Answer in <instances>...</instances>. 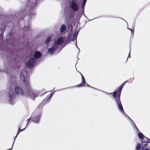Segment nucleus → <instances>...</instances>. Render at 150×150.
Segmentation results:
<instances>
[{
    "label": "nucleus",
    "mask_w": 150,
    "mask_h": 150,
    "mask_svg": "<svg viewBox=\"0 0 150 150\" xmlns=\"http://www.w3.org/2000/svg\"><path fill=\"white\" fill-rule=\"evenodd\" d=\"M126 81L125 82L119 87L118 91L113 93V95L115 98L116 102L118 105L119 110L124 113V110L120 100V96L121 91Z\"/></svg>",
    "instance_id": "obj_1"
},
{
    "label": "nucleus",
    "mask_w": 150,
    "mask_h": 150,
    "mask_svg": "<svg viewBox=\"0 0 150 150\" xmlns=\"http://www.w3.org/2000/svg\"><path fill=\"white\" fill-rule=\"evenodd\" d=\"M15 91L17 94L21 95L23 94L22 89L18 86L16 87Z\"/></svg>",
    "instance_id": "obj_6"
},
{
    "label": "nucleus",
    "mask_w": 150,
    "mask_h": 150,
    "mask_svg": "<svg viewBox=\"0 0 150 150\" xmlns=\"http://www.w3.org/2000/svg\"><path fill=\"white\" fill-rule=\"evenodd\" d=\"M52 37V35H50L49 36H48L46 40L45 41V44H47L50 41L51 38Z\"/></svg>",
    "instance_id": "obj_11"
},
{
    "label": "nucleus",
    "mask_w": 150,
    "mask_h": 150,
    "mask_svg": "<svg viewBox=\"0 0 150 150\" xmlns=\"http://www.w3.org/2000/svg\"><path fill=\"white\" fill-rule=\"evenodd\" d=\"M64 41V38L63 37H60L55 41L54 45L56 48H57L62 44Z\"/></svg>",
    "instance_id": "obj_4"
},
{
    "label": "nucleus",
    "mask_w": 150,
    "mask_h": 150,
    "mask_svg": "<svg viewBox=\"0 0 150 150\" xmlns=\"http://www.w3.org/2000/svg\"><path fill=\"white\" fill-rule=\"evenodd\" d=\"M66 30V27L65 25H62L60 28V32L62 33Z\"/></svg>",
    "instance_id": "obj_12"
},
{
    "label": "nucleus",
    "mask_w": 150,
    "mask_h": 150,
    "mask_svg": "<svg viewBox=\"0 0 150 150\" xmlns=\"http://www.w3.org/2000/svg\"><path fill=\"white\" fill-rule=\"evenodd\" d=\"M129 30H130V31H131V32L132 33H133V31L130 28V29H129Z\"/></svg>",
    "instance_id": "obj_22"
},
{
    "label": "nucleus",
    "mask_w": 150,
    "mask_h": 150,
    "mask_svg": "<svg viewBox=\"0 0 150 150\" xmlns=\"http://www.w3.org/2000/svg\"><path fill=\"white\" fill-rule=\"evenodd\" d=\"M35 120L34 121L36 123L38 122L40 120V117H35L34 118Z\"/></svg>",
    "instance_id": "obj_13"
},
{
    "label": "nucleus",
    "mask_w": 150,
    "mask_h": 150,
    "mask_svg": "<svg viewBox=\"0 0 150 150\" xmlns=\"http://www.w3.org/2000/svg\"><path fill=\"white\" fill-rule=\"evenodd\" d=\"M3 37V34L2 33H1L0 35V38H1Z\"/></svg>",
    "instance_id": "obj_19"
},
{
    "label": "nucleus",
    "mask_w": 150,
    "mask_h": 150,
    "mask_svg": "<svg viewBox=\"0 0 150 150\" xmlns=\"http://www.w3.org/2000/svg\"><path fill=\"white\" fill-rule=\"evenodd\" d=\"M24 129H22L21 130V128H20L19 129V130H18V132H17V134L16 135V136H17L18 134L20 132H21V131H22V130H23Z\"/></svg>",
    "instance_id": "obj_16"
},
{
    "label": "nucleus",
    "mask_w": 150,
    "mask_h": 150,
    "mask_svg": "<svg viewBox=\"0 0 150 150\" xmlns=\"http://www.w3.org/2000/svg\"><path fill=\"white\" fill-rule=\"evenodd\" d=\"M145 150H149V149H146Z\"/></svg>",
    "instance_id": "obj_24"
},
{
    "label": "nucleus",
    "mask_w": 150,
    "mask_h": 150,
    "mask_svg": "<svg viewBox=\"0 0 150 150\" xmlns=\"http://www.w3.org/2000/svg\"><path fill=\"white\" fill-rule=\"evenodd\" d=\"M130 52H129V55L127 58H130Z\"/></svg>",
    "instance_id": "obj_23"
},
{
    "label": "nucleus",
    "mask_w": 150,
    "mask_h": 150,
    "mask_svg": "<svg viewBox=\"0 0 150 150\" xmlns=\"http://www.w3.org/2000/svg\"><path fill=\"white\" fill-rule=\"evenodd\" d=\"M23 78L24 79L23 82L25 86L26 87H29L30 84L28 79L27 78H25L24 76L23 77Z\"/></svg>",
    "instance_id": "obj_8"
},
{
    "label": "nucleus",
    "mask_w": 150,
    "mask_h": 150,
    "mask_svg": "<svg viewBox=\"0 0 150 150\" xmlns=\"http://www.w3.org/2000/svg\"><path fill=\"white\" fill-rule=\"evenodd\" d=\"M47 98H46V100H47ZM44 100H46V99H45Z\"/></svg>",
    "instance_id": "obj_25"
},
{
    "label": "nucleus",
    "mask_w": 150,
    "mask_h": 150,
    "mask_svg": "<svg viewBox=\"0 0 150 150\" xmlns=\"http://www.w3.org/2000/svg\"><path fill=\"white\" fill-rule=\"evenodd\" d=\"M140 145L139 144H138L136 146V149L138 150L140 149Z\"/></svg>",
    "instance_id": "obj_15"
},
{
    "label": "nucleus",
    "mask_w": 150,
    "mask_h": 150,
    "mask_svg": "<svg viewBox=\"0 0 150 150\" xmlns=\"http://www.w3.org/2000/svg\"><path fill=\"white\" fill-rule=\"evenodd\" d=\"M138 136L140 139H142V141L143 142V144L142 145V147L143 149H144V148L142 146L144 145L146 146L148 142H149V139L144 136L143 134L141 132H140L138 134Z\"/></svg>",
    "instance_id": "obj_2"
},
{
    "label": "nucleus",
    "mask_w": 150,
    "mask_h": 150,
    "mask_svg": "<svg viewBox=\"0 0 150 150\" xmlns=\"http://www.w3.org/2000/svg\"><path fill=\"white\" fill-rule=\"evenodd\" d=\"M36 60L35 59L30 58L26 62V66L28 68L33 67L36 63Z\"/></svg>",
    "instance_id": "obj_3"
},
{
    "label": "nucleus",
    "mask_w": 150,
    "mask_h": 150,
    "mask_svg": "<svg viewBox=\"0 0 150 150\" xmlns=\"http://www.w3.org/2000/svg\"><path fill=\"white\" fill-rule=\"evenodd\" d=\"M53 95V94L51 93V94L50 95V96L49 97V98H50V97L51 98V97Z\"/></svg>",
    "instance_id": "obj_20"
},
{
    "label": "nucleus",
    "mask_w": 150,
    "mask_h": 150,
    "mask_svg": "<svg viewBox=\"0 0 150 150\" xmlns=\"http://www.w3.org/2000/svg\"><path fill=\"white\" fill-rule=\"evenodd\" d=\"M86 0H84L83 2V3L82 4V8H84V7L85 6V4H86Z\"/></svg>",
    "instance_id": "obj_14"
},
{
    "label": "nucleus",
    "mask_w": 150,
    "mask_h": 150,
    "mask_svg": "<svg viewBox=\"0 0 150 150\" xmlns=\"http://www.w3.org/2000/svg\"><path fill=\"white\" fill-rule=\"evenodd\" d=\"M27 122H28V123L29 122V121H30V120L29 119H28V120H27Z\"/></svg>",
    "instance_id": "obj_21"
},
{
    "label": "nucleus",
    "mask_w": 150,
    "mask_h": 150,
    "mask_svg": "<svg viewBox=\"0 0 150 150\" xmlns=\"http://www.w3.org/2000/svg\"><path fill=\"white\" fill-rule=\"evenodd\" d=\"M57 48H56L54 46V45L52 47L49 49L48 52L49 54H52L55 50Z\"/></svg>",
    "instance_id": "obj_9"
},
{
    "label": "nucleus",
    "mask_w": 150,
    "mask_h": 150,
    "mask_svg": "<svg viewBox=\"0 0 150 150\" xmlns=\"http://www.w3.org/2000/svg\"><path fill=\"white\" fill-rule=\"evenodd\" d=\"M71 7L73 10L75 11H77L78 9V6L75 2H72L71 5Z\"/></svg>",
    "instance_id": "obj_7"
},
{
    "label": "nucleus",
    "mask_w": 150,
    "mask_h": 150,
    "mask_svg": "<svg viewBox=\"0 0 150 150\" xmlns=\"http://www.w3.org/2000/svg\"><path fill=\"white\" fill-rule=\"evenodd\" d=\"M81 74L82 77V83H81L76 85V86L78 87H80L84 86H90L85 82V79L82 75L81 73Z\"/></svg>",
    "instance_id": "obj_5"
},
{
    "label": "nucleus",
    "mask_w": 150,
    "mask_h": 150,
    "mask_svg": "<svg viewBox=\"0 0 150 150\" xmlns=\"http://www.w3.org/2000/svg\"><path fill=\"white\" fill-rule=\"evenodd\" d=\"M13 94V93L12 92H10V93L9 94V98H11V96Z\"/></svg>",
    "instance_id": "obj_17"
},
{
    "label": "nucleus",
    "mask_w": 150,
    "mask_h": 150,
    "mask_svg": "<svg viewBox=\"0 0 150 150\" xmlns=\"http://www.w3.org/2000/svg\"><path fill=\"white\" fill-rule=\"evenodd\" d=\"M78 34V33L77 32H76L74 34V37L76 38Z\"/></svg>",
    "instance_id": "obj_18"
},
{
    "label": "nucleus",
    "mask_w": 150,
    "mask_h": 150,
    "mask_svg": "<svg viewBox=\"0 0 150 150\" xmlns=\"http://www.w3.org/2000/svg\"><path fill=\"white\" fill-rule=\"evenodd\" d=\"M42 55L41 52L39 51H37L35 53V57L36 58H40Z\"/></svg>",
    "instance_id": "obj_10"
}]
</instances>
